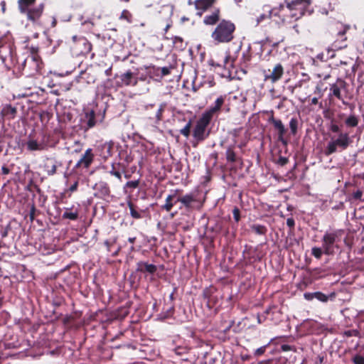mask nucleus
Instances as JSON below:
<instances>
[{
    "label": "nucleus",
    "mask_w": 364,
    "mask_h": 364,
    "mask_svg": "<svg viewBox=\"0 0 364 364\" xmlns=\"http://www.w3.org/2000/svg\"><path fill=\"white\" fill-rule=\"evenodd\" d=\"M36 0H18V10L26 17L27 21L33 26H40L41 19L45 10V4L41 3L35 6Z\"/></svg>",
    "instance_id": "nucleus-1"
},
{
    "label": "nucleus",
    "mask_w": 364,
    "mask_h": 364,
    "mask_svg": "<svg viewBox=\"0 0 364 364\" xmlns=\"http://www.w3.org/2000/svg\"><path fill=\"white\" fill-rule=\"evenodd\" d=\"M236 26L230 20L222 19L216 25L211 33V38L215 45L228 43L234 39Z\"/></svg>",
    "instance_id": "nucleus-2"
},
{
    "label": "nucleus",
    "mask_w": 364,
    "mask_h": 364,
    "mask_svg": "<svg viewBox=\"0 0 364 364\" xmlns=\"http://www.w3.org/2000/svg\"><path fill=\"white\" fill-rule=\"evenodd\" d=\"M212 119L202 114L200 117L196 121L193 129V138L194 141L193 146L196 147L198 143L204 141L210 136V131L208 129Z\"/></svg>",
    "instance_id": "nucleus-3"
},
{
    "label": "nucleus",
    "mask_w": 364,
    "mask_h": 364,
    "mask_svg": "<svg viewBox=\"0 0 364 364\" xmlns=\"http://www.w3.org/2000/svg\"><path fill=\"white\" fill-rule=\"evenodd\" d=\"M343 231L342 230H336L333 231H326L321 238L322 248L323 253L326 255H333L335 254V249H338V242L341 241Z\"/></svg>",
    "instance_id": "nucleus-4"
},
{
    "label": "nucleus",
    "mask_w": 364,
    "mask_h": 364,
    "mask_svg": "<svg viewBox=\"0 0 364 364\" xmlns=\"http://www.w3.org/2000/svg\"><path fill=\"white\" fill-rule=\"evenodd\" d=\"M350 143L351 140L348 133L341 132L337 139L331 138V141L325 148L324 154L327 156L333 154L337 151L338 147L341 148V150H345Z\"/></svg>",
    "instance_id": "nucleus-5"
},
{
    "label": "nucleus",
    "mask_w": 364,
    "mask_h": 364,
    "mask_svg": "<svg viewBox=\"0 0 364 364\" xmlns=\"http://www.w3.org/2000/svg\"><path fill=\"white\" fill-rule=\"evenodd\" d=\"M285 2L294 12L295 20L301 18L306 14L310 15L312 13L310 9L311 0H286Z\"/></svg>",
    "instance_id": "nucleus-6"
},
{
    "label": "nucleus",
    "mask_w": 364,
    "mask_h": 364,
    "mask_svg": "<svg viewBox=\"0 0 364 364\" xmlns=\"http://www.w3.org/2000/svg\"><path fill=\"white\" fill-rule=\"evenodd\" d=\"M348 87V84L346 80L338 77L335 82L330 84L329 93L328 95V99L333 101L336 98L342 101L343 104H346L341 94V90H347Z\"/></svg>",
    "instance_id": "nucleus-7"
},
{
    "label": "nucleus",
    "mask_w": 364,
    "mask_h": 364,
    "mask_svg": "<svg viewBox=\"0 0 364 364\" xmlns=\"http://www.w3.org/2000/svg\"><path fill=\"white\" fill-rule=\"evenodd\" d=\"M176 202L181 203L180 209L185 208L187 210H191L198 208L199 205L198 204L200 201L197 198L196 193H191L184 196H181L180 193H178Z\"/></svg>",
    "instance_id": "nucleus-8"
},
{
    "label": "nucleus",
    "mask_w": 364,
    "mask_h": 364,
    "mask_svg": "<svg viewBox=\"0 0 364 364\" xmlns=\"http://www.w3.org/2000/svg\"><path fill=\"white\" fill-rule=\"evenodd\" d=\"M26 69L30 75L41 74L42 62L39 57L33 55L26 58L23 63V70Z\"/></svg>",
    "instance_id": "nucleus-9"
},
{
    "label": "nucleus",
    "mask_w": 364,
    "mask_h": 364,
    "mask_svg": "<svg viewBox=\"0 0 364 364\" xmlns=\"http://www.w3.org/2000/svg\"><path fill=\"white\" fill-rule=\"evenodd\" d=\"M268 122L272 124L274 130L277 132L278 141L283 145H287V140L284 138L287 129L285 128L281 119H276L274 117L273 111L271 112V116L268 119Z\"/></svg>",
    "instance_id": "nucleus-10"
},
{
    "label": "nucleus",
    "mask_w": 364,
    "mask_h": 364,
    "mask_svg": "<svg viewBox=\"0 0 364 364\" xmlns=\"http://www.w3.org/2000/svg\"><path fill=\"white\" fill-rule=\"evenodd\" d=\"M284 69L281 63H277L273 67L272 70H264V80L270 81L272 83H275L280 80L284 75Z\"/></svg>",
    "instance_id": "nucleus-11"
},
{
    "label": "nucleus",
    "mask_w": 364,
    "mask_h": 364,
    "mask_svg": "<svg viewBox=\"0 0 364 364\" xmlns=\"http://www.w3.org/2000/svg\"><path fill=\"white\" fill-rule=\"evenodd\" d=\"M275 13V16L278 17L281 20V23H291L292 21L295 20V16H293L294 12L292 10L289 8V6L287 4L286 6L284 5H281L278 8H274V11Z\"/></svg>",
    "instance_id": "nucleus-12"
},
{
    "label": "nucleus",
    "mask_w": 364,
    "mask_h": 364,
    "mask_svg": "<svg viewBox=\"0 0 364 364\" xmlns=\"http://www.w3.org/2000/svg\"><path fill=\"white\" fill-rule=\"evenodd\" d=\"M120 81L117 82V85L119 87H134L138 83V77L136 75L134 74L131 70H127L126 73L119 76Z\"/></svg>",
    "instance_id": "nucleus-13"
},
{
    "label": "nucleus",
    "mask_w": 364,
    "mask_h": 364,
    "mask_svg": "<svg viewBox=\"0 0 364 364\" xmlns=\"http://www.w3.org/2000/svg\"><path fill=\"white\" fill-rule=\"evenodd\" d=\"M225 95L219 96L215 101L214 105L203 114L213 119L215 115H218L222 109L225 100Z\"/></svg>",
    "instance_id": "nucleus-14"
},
{
    "label": "nucleus",
    "mask_w": 364,
    "mask_h": 364,
    "mask_svg": "<svg viewBox=\"0 0 364 364\" xmlns=\"http://www.w3.org/2000/svg\"><path fill=\"white\" fill-rule=\"evenodd\" d=\"M216 291L217 289L212 285L205 288L203 291L202 296L206 300L207 306L210 309L213 308L218 302L217 297L214 296Z\"/></svg>",
    "instance_id": "nucleus-15"
},
{
    "label": "nucleus",
    "mask_w": 364,
    "mask_h": 364,
    "mask_svg": "<svg viewBox=\"0 0 364 364\" xmlns=\"http://www.w3.org/2000/svg\"><path fill=\"white\" fill-rule=\"evenodd\" d=\"M94 158L95 155L92 152V149L90 148L87 149L80 160L77 162L75 168H79L82 167L84 168H88L93 162Z\"/></svg>",
    "instance_id": "nucleus-16"
},
{
    "label": "nucleus",
    "mask_w": 364,
    "mask_h": 364,
    "mask_svg": "<svg viewBox=\"0 0 364 364\" xmlns=\"http://www.w3.org/2000/svg\"><path fill=\"white\" fill-rule=\"evenodd\" d=\"M347 28H344L339 31L337 34L338 38L331 44V48L328 49V53H330L333 50H341L347 47L346 43L347 38L346 37Z\"/></svg>",
    "instance_id": "nucleus-17"
},
{
    "label": "nucleus",
    "mask_w": 364,
    "mask_h": 364,
    "mask_svg": "<svg viewBox=\"0 0 364 364\" xmlns=\"http://www.w3.org/2000/svg\"><path fill=\"white\" fill-rule=\"evenodd\" d=\"M181 190L176 189L173 193L168 195L166 198L165 203L161 205V208L166 212H170L173 205L178 203L176 202L178 193H181Z\"/></svg>",
    "instance_id": "nucleus-18"
},
{
    "label": "nucleus",
    "mask_w": 364,
    "mask_h": 364,
    "mask_svg": "<svg viewBox=\"0 0 364 364\" xmlns=\"http://www.w3.org/2000/svg\"><path fill=\"white\" fill-rule=\"evenodd\" d=\"M136 271L137 272L154 274L157 271V267L155 264H149L146 262L140 261L136 263Z\"/></svg>",
    "instance_id": "nucleus-19"
},
{
    "label": "nucleus",
    "mask_w": 364,
    "mask_h": 364,
    "mask_svg": "<svg viewBox=\"0 0 364 364\" xmlns=\"http://www.w3.org/2000/svg\"><path fill=\"white\" fill-rule=\"evenodd\" d=\"M220 9H216L215 11L209 15L205 16L203 18V22L206 26H214L217 25L220 21Z\"/></svg>",
    "instance_id": "nucleus-20"
},
{
    "label": "nucleus",
    "mask_w": 364,
    "mask_h": 364,
    "mask_svg": "<svg viewBox=\"0 0 364 364\" xmlns=\"http://www.w3.org/2000/svg\"><path fill=\"white\" fill-rule=\"evenodd\" d=\"M193 4L196 9L200 11L198 14L201 16L203 12L211 8L215 4V0H195Z\"/></svg>",
    "instance_id": "nucleus-21"
},
{
    "label": "nucleus",
    "mask_w": 364,
    "mask_h": 364,
    "mask_svg": "<svg viewBox=\"0 0 364 364\" xmlns=\"http://www.w3.org/2000/svg\"><path fill=\"white\" fill-rule=\"evenodd\" d=\"M76 46H82L83 47L82 49L80 50L79 54L84 55V56H86L89 53H90V52L92 51V43L85 38H80L78 40V41L77 42Z\"/></svg>",
    "instance_id": "nucleus-22"
},
{
    "label": "nucleus",
    "mask_w": 364,
    "mask_h": 364,
    "mask_svg": "<svg viewBox=\"0 0 364 364\" xmlns=\"http://www.w3.org/2000/svg\"><path fill=\"white\" fill-rule=\"evenodd\" d=\"M84 122L86 124L85 130L91 129L96 125L97 120L94 110L91 109L85 112Z\"/></svg>",
    "instance_id": "nucleus-23"
},
{
    "label": "nucleus",
    "mask_w": 364,
    "mask_h": 364,
    "mask_svg": "<svg viewBox=\"0 0 364 364\" xmlns=\"http://www.w3.org/2000/svg\"><path fill=\"white\" fill-rule=\"evenodd\" d=\"M330 77L331 75L329 74L326 75L322 80L317 82L314 93L318 95L319 98L322 97L324 92L327 90L328 87L326 85L325 81Z\"/></svg>",
    "instance_id": "nucleus-24"
},
{
    "label": "nucleus",
    "mask_w": 364,
    "mask_h": 364,
    "mask_svg": "<svg viewBox=\"0 0 364 364\" xmlns=\"http://www.w3.org/2000/svg\"><path fill=\"white\" fill-rule=\"evenodd\" d=\"M44 169L48 176H53L57 171V161L54 158L48 157L44 164Z\"/></svg>",
    "instance_id": "nucleus-25"
},
{
    "label": "nucleus",
    "mask_w": 364,
    "mask_h": 364,
    "mask_svg": "<svg viewBox=\"0 0 364 364\" xmlns=\"http://www.w3.org/2000/svg\"><path fill=\"white\" fill-rule=\"evenodd\" d=\"M16 114L17 109L10 104L4 106L1 110V115L7 119H14L16 116Z\"/></svg>",
    "instance_id": "nucleus-26"
},
{
    "label": "nucleus",
    "mask_w": 364,
    "mask_h": 364,
    "mask_svg": "<svg viewBox=\"0 0 364 364\" xmlns=\"http://www.w3.org/2000/svg\"><path fill=\"white\" fill-rule=\"evenodd\" d=\"M304 297L308 301L316 299L321 302H327L328 300V296L321 291H316L313 293L306 292L304 294Z\"/></svg>",
    "instance_id": "nucleus-27"
},
{
    "label": "nucleus",
    "mask_w": 364,
    "mask_h": 364,
    "mask_svg": "<svg viewBox=\"0 0 364 364\" xmlns=\"http://www.w3.org/2000/svg\"><path fill=\"white\" fill-rule=\"evenodd\" d=\"M46 144L44 143H39L35 139H29L26 142V148L28 151H42L46 149Z\"/></svg>",
    "instance_id": "nucleus-28"
},
{
    "label": "nucleus",
    "mask_w": 364,
    "mask_h": 364,
    "mask_svg": "<svg viewBox=\"0 0 364 364\" xmlns=\"http://www.w3.org/2000/svg\"><path fill=\"white\" fill-rule=\"evenodd\" d=\"M127 205L130 210L131 216L134 219H140L142 218L141 213L143 211L135 205L132 201L127 203Z\"/></svg>",
    "instance_id": "nucleus-29"
},
{
    "label": "nucleus",
    "mask_w": 364,
    "mask_h": 364,
    "mask_svg": "<svg viewBox=\"0 0 364 364\" xmlns=\"http://www.w3.org/2000/svg\"><path fill=\"white\" fill-rule=\"evenodd\" d=\"M6 44V38L4 36H0V61L7 70H10V65L6 63V56L2 53L1 49L5 47Z\"/></svg>",
    "instance_id": "nucleus-30"
},
{
    "label": "nucleus",
    "mask_w": 364,
    "mask_h": 364,
    "mask_svg": "<svg viewBox=\"0 0 364 364\" xmlns=\"http://www.w3.org/2000/svg\"><path fill=\"white\" fill-rule=\"evenodd\" d=\"M274 9H270L267 7V9L264 13L261 14L257 18V23H259L265 20L272 18L275 16V13L273 12Z\"/></svg>",
    "instance_id": "nucleus-31"
},
{
    "label": "nucleus",
    "mask_w": 364,
    "mask_h": 364,
    "mask_svg": "<svg viewBox=\"0 0 364 364\" xmlns=\"http://www.w3.org/2000/svg\"><path fill=\"white\" fill-rule=\"evenodd\" d=\"M234 146H229L225 152L226 160L228 162L235 163L237 160L236 153L234 151Z\"/></svg>",
    "instance_id": "nucleus-32"
},
{
    "label": "nucleus",
    "mask_w": 364,
    "mask_h": 364,
    "mask_svg": "<svg viewBox=\"0 0 364 364\" xmlns=\"http://www.w3.org/2000/svg\"><path fill=\"white\" fill-rule=\"evenodd\" d=\"M251 230L256 235H265L267 232V228L260 224H252L250 225Z\"/></svg>",
    "instance_id": "nucleus-33"
},
{
    "label": "nucleus",
    "mask_w": 364,
    "mask_h": 364,
    "mask_svg": "<svg viewBox=\"0 0 364 364\" xmlns=\"http://www.w3.org/2000/svg\"><path fill=\"white\" fill-rule=\"evenodd\" d=\"M303 76V78L299 80L295 85L294 89H296V88H301L303 87H309V82L311 80V77L309 75H308L307 74H303L302 75Z\"/></svg>",
    "instance_id": "nucleus-34"
},
{
    "label": "nucleus",
    "mask_w": 364,
    "mask_h": 364,
    "mask_svg": "<svg viewBox=\"0 0 364 364\" xmlns=\"http://www.w3.org/2000/svg\"><path fill=\"white\" fill-rule=\"evenodd\" d=\"M79 213L77 210L74 212L68 211V208H66L65 211L63 213L62 218L63 219H69L71 220H77L78 219Z\"/></svg>",
    "instance_id": "nucleus-35"
},
{
    "label": "nucleus",
    "mask_w": 364,
    "mask_h": 364,
    "mask_svg": "<svg viewBox=\"0 0 364 364\" xmlns=\"http://www.w3.org/2000/svg\"><path fill=\"white\" fill-rule=\"evenodd\" d=\"M98 190L103 196H109L110 195L109 185L105 182H100L98 184Z\"/></svg>",
    "instance_id": "nucleus-36"
},
{
    "label": "nucleus",
    "mask_w": 364,
    "mask_h": 364,
    "mask_svg": "<svg viewBox=\"0 0 364 364\" xmlns=\"http://www.w3.org/2000/svg\"><path fill=\"white\" fill-rule=\"evenodd\" d=\"M358 118L355 115L353 114L346 118L345 120V124L347 127H355L358 126Z\"/></svg>",
    "instance_id": "nucleus-37"
},
{
    "label": "nucleus",
    "mask_w": 364,
    "mask_h": 364,
    "mask_svg": "<svg viewBox=\"0 0 364 364\" xmlns=\"http://www.w3.org/2000/svg\"><path fill=\"white\" fill-rule=\"evenodd\" d=\"M299 120L296 117H292L289 121V128L292 135H296L298 132Z\"/></svg>",
    "instance_id": "nucleus-38"
},
{
    "label": "nucleus",
    "mask_w": 364,
    "mask_h": 364,
    "mask_svg": "<svg viewBox=\"0 0 364 364\" xmlns=\"http://www.w3.org/2000/svg\"><path fill=\"white\" fill-rule=\"evenodd\" d=\"M119 18L122 21H126L129 23H131L133 21L132 14L127 9H124L122 11Z\"/></svg>",
    "instance_id": "nucleus-39"
},
{
    "label": "nucleus",
    "mask_w": 364,
    "mask_h": 364,
    "mask_svg": "<svg viewBox=\"0 0 364 364\" xmlns=\"http://www.w3.org/2000/svg\"><path fill=\"white\" fill-rule=\"evenodd\" d=\"M39 251L43 255H49L55 251V246L52 245H42L39 248Z\"/></svg>",
    "instance_id": "nucleus-40"
},
{
    "label": "nucleus",
    "mask_w": 364,
    "mask_h": 364,
    "mask_svg": "<svg viewBox=\"0 0 364 364\" xmlns=\"http://www.w3.org/2000/svg\"><path fill=\"white\" fill-rule=\"evenodd\" d=\"M230 59V55L227 54L225 55L223 60V63H215L214 62L213 60H210V65H211L212 66H214V67H224L225 68L229 62Z\"/></svg>",
    "instance_id": "nucleus-41"
},
{
    "label": "nucleus",
    "mask_w": 364,
    "mask_h": 364,
    "mask_svg": "<svg viewBox=\"0 0 364 364\" xmlns=\"http://www.w3.org/2000/svg\"><path fill=\"white\" fill-rule=\"evenodd\" d=\"M191 127H192V121H191V119H190L187 122L186 126L179 131L180 134H182L185 137H188L191 134Z\"/></svg>",
    "instance_id": "nucleus-42"
},
{
    "label": "nucleus",
    "mask_w": 364,
    "mask_h": 364,
    "mask_svg": "<svg viewBox=\"0 0 364 364\" xmlns=\"http://www.w3.org/2000/svg\"><path fill=\"white\" fill-rule=\"evenodd\" d=\"M139 186V180L127 181L124 186V192L125 193L128 192L127 188L135 189V188H138Z\"/></svg>",
    "instance_id": "nucleus-43"
},
{
    "label": "nucleus",
    "mask_w": 364,
    "mask_h": 364,
    "mask_svg": "<svg viewBox=\"0 0 364 364\" xmlns=\"http://www.w3.org/2000/svg\"><path fill=\"white\" fill-rule=\"evenodd\" d=\"M323 254L324 253L322 247H314L311 249V255L318 259L321 258Z\"/></svg>",
    "instance_id": "nucleus-44"
},
{
    "label": "nucleus",
    "mask_w": 364,
    "mask_h": 364,
    "mask_svg": "<svg viewBox=\"0 0 364 364\" xmlns=\"http://www.w3.org/2000/svg\"><path fill=\"white\" fill-rule=\"evenodd\" d=\"M251 59H252V54H251V51H250V47L249 46L247 50L242 53L241 60L243 63L247 64L250 62Z\"/></svg>",
    "instance_id": "nucleus-45"
},
{
    "label": "nucleus",
    "mask_w": 364,
    "mask_h": 364,
    "mask_svg": "<svg viewBox=\"0 0 364 364\" xmlns=\"http://www.w3.org/2000/svg\"><path fill=\"white\" fill-rule=\"evenodd\" d=\"M329 131L333 133H336L339 134L341 132L340 127L334 122V119L331 120V122L329 125Z\"/></svg>",
    "instance_id": "nucleus-46"
},
{
    "label": "nucleus",
    "mask_w": 364,
    "mask_h": 364,
    "mask_svg": "<svg viewBox=\"0 0 364 364\" xmlns=\"http://www.w3.org/2000/svg\"><path fill=\"white\" fill-rule=\"evenodd\" d=\"M343 335L346 337H360V332L357 329H351L345 331Z\"/></svg>",
    "instance_id": "nucleus-47"
},
{
    "label": "nucleus",
    "mask_w": 364,
    "mask_h": 364,
    "mask_svg": "<svg viewBox=\"0 0 364 364\" xmlns=\"http://www.w3.org/2000/svg\"><path fill=\"white\" fill-rule=\"evenodd\" d=\"M112 176L117 177L120 181H122V173L118 168H117L114 164H112V170L109 171Z\"/></svg>",
    "instance_id": "nucleus-48"
},
{
    "label": "nucleus",
    "mask_w": 364,
    "mask_h": 364,
    "mask_svg": "<svg viewBox=\"0 0 364 364\" xmlns=\"http://www.w3.org/2000/svg\"><path fill=\"white\" fill-rule=\"evenodd\" d=\"M165 107H166L165 104H161L160 105L159 108L158 109V111H157V112L156 114V118L157 121L161 120V119H162V114L164 112Z\"/></svg>",
    "instance_id": "nucleus-49"
},
{
    "label": "nucleus",
    "mask_w": 364,
    "mask_h": 364,
    "mask_svg": "<svg viewBox=\"0 0 364 364\" xmlns=\"http://www.w3.org/2000/svg\"><path fill=\"white\" fill-rule=\"evenodd\" d=\"M233 218L235 222L238 223L240 220V210L237 207H234L232 210Z\"/></svg>",
    "instance_id": "nucleus-50"
},
{
    "label": "nucleus",
    "mask_w": 364,
    "mask_h": 364,
    "mask_svg": "<svg viewBox=\"0 0 364 364\" xmlns=\"http://www.w3.org/2000/svg\"><path fill=\"white\" fill-rule=\"evenodd\" d=\"M173 66H170V67H164V68H161V74H160V77H163L166 75H168L169 74H171V70L173 69Z\"/></svg>",
    "instance_id": "nucleus-51"
},
{
    "label": "nucleus",
    "mask_w": 364,
    "mask_h": 364,
    "mask_svg": "<svg viewBox=\"0 0 364 364\" xmlns=\"http://www.w3.org/2000/svg\"><path fill=\"white\" fill-rule=\"evenodd\" d=\"M353 362L354 364H364V357L357 354L353 358Z\"/></svg>",
    "instance_id": "nucleus-52"
},
{
    "label": "nucleus",
    "mask_w": 364,
    "mask_h": 364,
    "mask_svg": "<svg viewBox=\"0 0 364 364\" xmlns=\"http://www.w3.org/2000/svg\"><path fill=\"white\" fill-rule=\"evenodd\" d=\"M277 163V164L284 166L289 163V159L285 156H279Z\"/></svg>",
    "instance_id": "nucleus-53"
},
{
    "label": "nucleus",
    "mask_w": 364,
    "mask_h": 364,
    "mask_svg": "<svg viewBox=\"0 0 364 364\" xmlns=\"http://www.w3.org/2000/svg\"><path fill=\"white\" fill-rule=\"evenodd\" d=\"M36 208L35 204L33 203L30 208V212H29V218H30L31 221H33L34 220L35 215H36Z\"/></svg>",
    "instance_id": "nucleus-54"
},
{
    "label": "nucleus",
    "mask_w": 364,
    "mask_h": 364,
    "mask_svg": "<svg viewBox=\"0 0 364 364\" xmlns=\"http://www.w3.org/2000/svg\"><path fill=\"white\" fill-rule=\"evenodd\" d=\"M150 69L151 70L149 71L150 73H152L154 75H155L157 77H160V74H161V68H160L153 65V66L150 67Z\"/></svg>",
    "instance_id": "nucleus-55"
},
{
    "label": "nucleus",
    "mask_w": 364,
    "mask_h": 364,
    "mask_svg": "<svg viewBox=\"0 0 364 364\" xmlns=\"http://www.w3.org/2000/svg\"><path fill=\"white\" fill-rule=\"evenodd\" d=\"M266 348H267V346H262L259 348H257L255 351V356H260L262 355H263L266 350Z\"/></svg>",
    "instance_id": "nucleus-56"
},
{
    "label": "nucleus",
    "mask_w": 364,
    "mask_h": 364,
    "mask_svg": "<svg viewBox=\"0 0 364 364\" xmlns=\"http://www.w3.org/2000/svg\"><path fill=\"white\" fill-rule=\"evenodd\" d=\"M287 225L288 227H289L291 229H294L295 226V221L293 218H289L287 220Z\"/></svg>",
    "instance_id": "nucleus-57"
},
{
    "label": "nucleus",
    "mask_w": 364,
    "mask_h": 364,
    "mask_svg": "<svg viewBox=\"0 0 364 364\" xmlns=\"http://www.w3.org/2000/svg\"><path fill=\"white\" fill-rule=\"evenodd\" d=\"M77 187H78V181H77L69 188V191L70 192H75L77 190Z\"/></svg>",
    "instance_id": "nucleus-58"
},
{
    "label": "nucleus",
    "mask_w": 364,
    "mask_h": 364,
    "mask_svg": "<svg viewBox=\"0 0 364 364\" xmlns=\"http://www.w3.org/2000/svg\"><path fill=\"white\" fill-rule=\"evenodd\" d=\"M363 196V192L360 190H358L356 192L354 193L353 197L355 199H360Z\"/></svg>",
    "instance_id": "nucleus-59"
},
{
    "label": "nucleus",
    "mask_w": 364,
    "mask_h": 364,
    "mask_svg": "<svg viewBox=\"0 0 364 364\" xmlns=\"http://www.w3.org/2000/svg\"><path fill=\"white\" fill-rule=\"evenodd\" d=\"M276 306L274 305L269 306L264 311V316H266L269 315L272 311V309H274Z\"/></svg>",
    "instance_id": "nucleus-60"
},
{
    "label": "nucleus",
    "mask_w": 364,
    "mask_h": 364,
    "mask_svg": "<svg viewBox=\"0 0 364 364\" xmlns=\"http://www.w3.org/2000/svg\"><path fill=\"white\" fill-rule=\"evenodd\" d=\"M10 228L8 225L4 230L1 231V235L2 237H6L8 235V230Z\"/></svg>",
    "instance_id": "nucleus-61"
},
{
    "label": "nucleus",
    "mask_w": 364,
    "mask_h": 364,
    "mask_svg": "<svg viewBox=\"0 0 364 364\" xmlns=\"http://www.w3.org/2000/svg\"><path fill=\"white\" fill-rule=\"evenodd\" d=\"M1 171H2V173L4 174V175H6V174H9V172H10V170L8 167H6V166H3L2 168H1Z\"/></svg>",
    "instance_id": "nucleus-62"
},
{
    "label": "nucleus",
    "mask_w": 364,
    "mask_h": 364,
    "mask_svg": "<svg viewBox=\"0 0 364 364\" xmlns=\"http://www.w3.org/2000/svg\"><path fill=\"white\" fill-rule=\"evenodd\" d=\"M251 358V356L250 355L245 354V355H241V359L242 361H247L250 360Z\"/></svg>",
    "instance_id": "nucleus-63"
},
{
    "label": "nucleus",
    "mask_w": 364,
    "mask_h": 364,
    "mask_svg": "<svg viewBox=\"0 0 364 364\" xmlns=\"http://www.w3.org/2000/svg\"><path fill=\"white\" fill-rule=\"evenodd\" d=\"M173 311H174V307L173 306H171L168 311H167V313H166V316H171L173 314Z\"/></svg>",
    "instance_id": "nucleus-64"
}]
</instances>
